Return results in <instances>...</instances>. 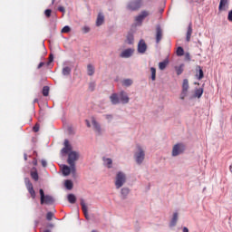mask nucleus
<instances>
[{"label":"nucleus","mask_w":232,"mask_h":232,"mask_svg":"<svg viewBox=\"0 0 232 232\" xmlns=\"http://www.w3.org/2000/svg\"><path fill=\"white\" fill-rule=\"evenodd\" d=\"M82 30L84 34H88L90 32V27L85 25L82 28Z\"/></svg>","instance_id":"nucleus-40"},{"label":"nucleus","mask_w":232,"mask_h":232,"mask_svg":"<svg viewBox=\"0 0 232 232\" xmlns=\"http://www.w3.org/2000/svg\"><path fill=\"white\" fill-rule=\"evenodd\" d=\"M49 94H50V87L49 86H44V88H43L44 97H48Z\"/></svg>","instance_id":"nucleus-29"},{"label":"nucleus","mask_w":232,"mask_h":232,"mask_svg":"<svg viewBox=\"0 0 232 232\" xmlns=\"http://www.w3.org/2000/svg\"><path fill=\"white\" fill-rule=\"evenodd\" d=\"M185 57H186V59H187L188 61H189V53H187L185 54Z\"/></svg>","instance_id":"nucleus-50"},{"label":"nucleus","mask_w":232,"mask_h":232,"mask_svg":"<svg viewBox=\"0 0 232 232\" xmlns=\"http://www.w3.org/2000/svg\"><path fill=\"white\" fill-rule=\"evenodd\" d=\"M183 232H189V229L186 227H183Z\"/></svg>","instance_id":"nucleus-52"},{"label":"nucleus","mask_w":232,"mask_h":232,"mask_svg":"<svg viewBox=\"0 0 232 232\" xmlns=\"http://www.w3.org/2000/svg\"><path fill=\"white\" fill-rule=\"evenodd\" d=\"M63 75H70L72 73V68L66 66L63 68L62 71Z\"/></svg>","instance_id":"nucleus-27"},{"label":"nucleus","mask_w":232,"mask_h":232,"mask_svg":"<svg viewBox=\"0 0 232 232\" xmlns=\"http://www.w3.org/2000/svg\"><path fill=\"white\" fill-rule=\"evenodd\" d=\"M67 198H68V202H70V204H75V202H77V198L73 194H69Z\"/></svg>","instance_id":"nucleus-25"},{"label":"nucleus","mask_w":232,"mask_h":232,"mask_svg":"<svg viewBox=\"0 0 232 232\" xmlns=\"http://www.w3.org/2000/svg\"><path fill=\"white\" fill-rule=\"evenodd\" d=\"M133 52H135V50L131 48L125 49L121 53L120 57H121L122 59H128L133 55Z\"/></svg>","instance_id":"nucleus-12"},{"label":"nucleus","mask_w":232,"mask_h":232,"mask_svg":"<svg viewBox=\"0 0 232 232\" xmlns=\"http://www.w3.org/2000/svg\"><path fill=\"white\" fill-rule=\"evenodd\" d=\"M82 211L87 220H90V215L88 214V206H86V202L84 199H81Z\"/></svg>","instance_id":"nucleus-15"},{"label":"nucleus","mask_w":232,"mask_h":232,"mask_svg":"<svg viewBox=\"0 0 232 232\" xmlns=\"http://www.w3.org/2000/svg\"><path fill=\"white\" fill-rule=\"evenodd\" d=\"M45 16L51 17L52 16V10L51 9H46L44 11Z\"/></svg>","instance_id":"nucleus-39"},{"label":"nucleus","mask_w":232,"mask_h":232,"mask_svg":"<svg viewBox=\"0 0 232 232\" xmlns=\"http://www.w3.org/2000/svg\"><path fill=\"white\" fill-rule=\"evenodd\" d=\"M79 160V152L71 151L69 152L67 162L69 166H71V169L72 173H75V162Z\"/></svg>","instance_id":"nucleus-1"},{"label":"nucleus","mask_w":232,"mask_h":232,"mask_svg":"<svg viewBox=\"0 0 232 232\" xmlns=\"http://www.w3.org/2000/svg\"><path fill=\"white\" fill-rule=\"evenodd\" d=\"M53 3H55V0H53V1H52V5H53Z\"/></svg>","instance_id":"nucleus-57"},{"label":"nucleus","mask_w":232,"mask_h":232,"mask_svg":"<svg viewBox=\"0 0 232 232\" xmlns=\"http://www.w3.org/2000/svg\"><path fill=\"white\" fill-rule=\"evenodd\" d=\"M110 99H111V104H119V102H121V101L119 100V95H117V93H112L110 96Z\"/></svg>","instance_id":"nucleus-19"},{"label":"nucleus","mask_w":232,"mask_h":232,"mask_svg":"<svg viewBox=\"0 0 232 232\" xmlns=\"http://www.w3.org/2000/svg\"><path fill=\"white\" fill-rule=\"evenodd\" d=\"M136 148L138 151L135 152L134 159L137 164H142V162H144V157L146 154L144 153V150H142V147H140V145H137Z\"/></svg>","instance_id":"nucleus-4"},{"label":"nucleus","mask_w":232,"mask_h":232,"mask_svg":"<svg viewBox=\"0 0 232 232\" xmlns=\"http://www.w3.org/2000/svg\"><path fill=\"white\" fill-rule=\"evenodd\" d=\"M120 101L122 104H128V102H130V97H128V94L126 93V92L121 91L120 92Z\"/></svg>","instance_id":"nucleus-16"},{"label":"nucleus","mask_w":232,"mask_h":232,"mask_svg":"<svg viewBox=\"0 0 232 232\" xmlns=\"http://www.w3.org/2000/svg\"><path fill=\"white\" fill-rule=\"evenodd\" d=\"M64 186L66 189H69V190L73 189V182L70 179L65 180Z\"/></svg>","instance_id":"nucleus-26"},{"label":"nucleus","mask_w":232,"mask_h":232,"mask_svg":"<svg viewBox=\"0 0 232 232\" xmlns=\"http://www.w3.org/2000/svg\"><path fill=\"white\" fill-rule=\"evenodd\" d=\"M162 36H163L162 27H160V25H157L156 26V43H157V44H159V43H160V41H162Z\"/></svg>","instance_id":"nucleus-14"},{"label":"nucleus","mask_w":232,"mask_h":232,"mask_svg":"<svg viewBox=\"0 0 232 232\" xmlns=\"http://www.w3.org/2000/svg\"><path fill=\"white\" fill-rule=\"evenodd\" d=\"M42 166L44 167V168H46V166H48V163H46V160H42Z\"/></svg>","instance_id":"nucleus-46"},{"label":"nucleus","mask_w":232,"mask_h":232,"mask_svg":"<svg viewBox=\"0 0 232 232\" xmlns=\"http://www.w3.org/2000/svg\"><path fill=\"white\" fill-rule=\"evenodd\" d=\"M150 73H151V81H155V79H157V69L155 67H151Z\"/></svg>","instance_id":"nucleus-28"},{"label":"nucleus","mask_w":232,"mask_h":232,"mask_svg":"<svg viewBox=\"0 0 232 232\" xmlns=\"http://www.w3.org/2000/svg\"><path fill=\"white\" fill-rule=\"evenodd\" d=\"M63 146L64 148H63L61 150V153L63 155H66L72 152V145L70 144V141L68 140H64Z\"/></svg>","instance_id":"nucleus-10"},{"label":"nucleus","mask_w":232,"mask_h":232,"mask_svg":"<svg viewBox=\"0 0 232 232\" xmlns=\"http://www.w3.org/2000/svg\"><path fill=\"white\" fill-rule=\"evenodd\" d=\"M35 226H39V221H35Z\"/></svg>","instance_id":"nucleus-55"},{"label":"nucleus","mask_w":232,"mask_h":232,"mask_svg":"<svg viewBox=\"0 0 232 232\" xmlns=\"http://www.w3.org/2000/svg\"><path fill=\"white\" fill-rule=\"evenodd\" d=\"M150 15V11L143 10L140 12V14L135 17L136 23H139L140 24H142V21L145 20L146 17Z\"/></svg>","instance_id":"nucleus-9"},{"label":"nucleus","mask_w":232,"mask_h":232,"mask_svg":"<svg viewBox=\"0 0 232 232\" xmlns=\"http://www.w3.org/2000/svg\"><path fill=\"white\" fill-rule=\"evenodd\" d=\"M148 50V45L144 40H140L138 44V52L139 53H146Z\"/></svg>","instance_id":"nucleus-13"},{"label":"nucleus","mask_w":232,"mask_h":232,"mask_svg":"<svg viewBox=\"0 0 232 232\" xmlns=\"http://www.w3.org/2000/svg\"><path fill=\"white\" fill-rule=\"evenodd\" d=\"M92 126L94 128V130L97 131V133H101V125L99 124V122H97L95 118L92 119Z\"/></svg>","instance_id":"nucleus-20"},{"label":"nucleus","mask_w":232,"mask_h":232,"mask_svg":"<svg viewBox=\"0 0 232 232\" xmlns=\"http://www.w3.org/2000/svg\"><path fill=\"white\" fill-rule=\"evenodd\" d=\"M106 119H113V116L111 114H107Z\"/></svg>","instance_id":"nucleus-49"},{"label":"nucleus","mask_w":232,"mask_h":232,"mask_svg":"<svg viewBox=\"0 0 232 232\" xmlns=\"http://www.w3.org/2000/svg\"><path fill=\"white\" fill-rule=\"evenodd\" d=\"M104 23V14L102 13L98 14L97 20H96V26H102Z\"/></svg>","instance_id":"nucleus-18"},{"label":"nucleus","mask_w":232,"mask_h":232,"mask_svg":"<svg viewBox=\"0 0 232 232\" xmlns=\"http://www.w3.org/2000/svg\"><path fill=\"white\" fill-rule=\"evenodd\" d=\"M44 232H52V231H50V230L46 229V230H44Z\"/></svg>","instance_id":"nucleus-56"},{"label":"nucleus","mask_w":232,"mask_h":232,"mask_svg":"<svg viewBox=\"0 0 232 232\" xmlns=\"http://www.w3.org/2000/svg\"><path fill=\"white\" fill-rule=\"evenodd\" d=\"M104 162H105L107 168H111V164H113V160H111V159H110V158L105 159Z\"/></svg>","instance_id":"nucleus-32"},{"label":"nucleus","mask_w":232,"mask_h":232,"mask_svg":"<svg viewBox=\"0 0 232 232\" xmlns=\"http://www.w3.org/2000/svg\"><path fill=\"white\" fill-rule=\"evenodd\" d=\"M72 29L70 28V26L65 25L63 29H62V34H68L70 33Z\"/></svg>","instance_id":"nucleus-36"},{"label":"nucleus","mask_w":232,"mask_h":232,"mask_svg":"<svg viewBox=\"0 0 232 232\" xmlns=\"http://www.w3.org/2000/svg\"><path fill=\"white\" fill-rule=\"evenodd\" d=\"M227 19L230 23H232V10L228 12Z\"/></svg>","instance_id":"nucleus-43"},{"label":"nucleus","mask_w":232,"mask_h":232,"mask_svg":"<svg viewBox=\"0 0 232 232\" xmlns=\"http://www.w3.org/2000/svg\"><path fill=\"white\" fill-rule=\"evenodd\" d=\"M34 102H37V100H34Z\"/></svg>","instance_id":"nucleus-58"},{"label":"nucleus","mask_w":232,"mask_h":232,"mask_svg":"<svg viewBox=\"0 0 232 232\" xmlns=\"http://www.w3.org/2000/svg\"><path fill=\"white\" fill-rule=\"evenodd\" d=\"M26 189L28 190L29 194L31 195L32 198H35V190L34 189V185L30 179L26 178L24 179Z\"/></svg>","instance_id":"nucleus-8"},{"label":"nucleus","mask_w":232,"mask_h":232,"mask_svg":"<svg viewBox=\"0 0 232 232\" xmlns=\"http://www.w3.org/2000/svg\"><path fill=\"white\" fill-rule=\"evenodd\" d=\"M176 53L179 57H182V55H184V49L182 47H178Z\"/></svg>","instance_id":"nucleus-34"},{"label":"nucleus","mask_w":232,"mask_h":232,"mask_svg":"<svg viewBox=\"0 0 232 232\" xmlns=\"http://www.w3.org/2000/svg\"><path fill=\"white\" fill-rule=\"evenodd\" d=\"M58 10H59V12H62L63 14H64L66 12V9L64 8V6H59Z\"/></svg>","instance_id":"nucleus-44"},{"label":"nucleus","mask_w":232,"mask_h":232,"mask_svg":"<svg viewBox=\"0 0 232 232\" xmlns=\"http://www.w3.org/2000/svg\"><path fill=\"white\" fill-rule=\"evenodd\" d=\"M24 160H28V157L24 154Z\"/></svg>","instance_id":"nucleus-54"},{"label":"nucleus","mask_w":232,"mask_h":232,"mask_svg":"<svg viewBox=\"0 0 232 232\" xmlns=\"http://www.w3.org/2000/svg\"><path fill=\"white\" fill-rule=\"evenodd\" d=\"M40 204H53L54 199L53 197L50 195H44V190L43 188H40Z\"/></svg>","instance_id":"nucleus-3"},{"label":"nucleus","mask_w":232,"mask_h":232,"mask_svg":"<svg viewBox=\"0 0 232 232\" xmlns=\"http://www.w3.org/2000/svg\"><path fill=\"white\" fill-rule=\"evenodd\" d=\"M31 177H32V179H34L35 180V182H37V180H39V174L37 173V171H32Z\"/></svg>","instance_id":"nucleus-31"},{"label":"nucleus","mask_w":232,"mask_h":232,"mask_svg":"<svg viewBox=\"0 0 232 232\" xmlns=\"http://www.w3.org/2000/svg\"><path fill=\"white\" fill-rule=\"evenodd\" d=\"M186 150V146L182 143H177L172 148V157H179L180 153H184V150Z\"/></svg>","instance_id":"nucleus-6"},{"label":"nucleus","mask_w":232,"mask_h":232,"mask_svg":"<svg viewBox=\"0 0 232 232\" xmlns=\"http://www.w3.org/2000/svg\"><path fill=\"white\" fill-rule=\"evenodd\" d=\"M176 72H177V75H181V73L184 72L182 65L176 67Z\"/></svg>","instance_id":"nucleus-37"},{"label":"nucleus","mask_w":232,"mask_h":232,"mask_svg":"<svg viewBox=\"0 0 232 232\" xmlns=\"http://www.w3.org/2000/svg\"><path fill=\"white\" fill-rule=\"evenodd\" d=\"M33 164H34V166H37V160H34L33 161Z\"/></svg>","instance_id":"nucleus-53"},{"label":"nucleus","mask_w":232,"mask_h":232,"mask_svg":"<svg viewBox=\"0 0 232 232\" xmlns=\"http://www.w3.org/2000/svg\"><path fill=\"white\" fill-rule=\"evenodd\" d=\"M193 34V27L192 24H189L188 27V31H187V41L189 43L190 39H191V35Z\"/></svg>","instance_id":"nucleus-21"},{"label":"nucleus","mask_w":232,"mask_h":232,"mask_svg":"<svg viewBox=\"0 0 232 232\" xmlns=\"http://www.w3.org/2000/svg\"><path fill=\"white\" fill-rule=\"evenodd\" d=\"M121 193L123 195H128L130 193V189H128V188H121Z\"/></svg>","instance_id":"nucleus-41"},{"label":"nucleus","mask_w":232,"mask_h":232,"mask_svg":"<svg viewBox=\"0 0 232 232\" xmlns=\"http://www.w3.org/2000/svg\"><path fill=\"white\" fill-rule=\"evenodd\" d=\"M123 86H131L133 84V81L130 79H126L122 82Z\"/></svg>","instance_id":"nucleus-35"},{"label":"nucleus","mask_w":232,"mask_h":232,"mask_svg":"<svg viewBox=\"0 0 232 232\" xmlns=\"http://www.w3.org/2000/svg\"><path fill=\"white\" fill-rule=\"evenodd\" d=\"M43 66H44V62H41V63L38 64V70H40V68H42Z\"/></svg>","instance_id":"nucleus-47"},{"label":"nucleus","mask_w":232,"mask_h":232,"mask_svg":"<svg viewBox=\"0 0 232 232\" xmlns=\"http://www.w3.org/2000/svg\"><path fill=\"white\" fill-rule=\"evenodd\" d=\"M188 90H189V82L188 79H184L182 83V92L180 93V99L182 101L188 97Z\"/></svg>","instance_id":"nucleus-7"},{"label":"nucleus","mask_w":232,"mask_h":232,"mask_svg":"<svg viewBox=\"0 0 232 232\" xmlns=\"http://www.w3.org/2000/svg\"><path fill=\"white\" fill-rule=\"evenodd\" d=\"M62 172H63V175H64V177H68L70 173H74L72 171V166L68 167L67 165L63 166Z\"/></svg>","instance_id":"nucleus-17"},{"label":"nucleus","mask_w":232,"mask_h":232,"mask_svg":"<svg viewBox=\"0 0 232 232\" xmlns=\"http://www.w3.org/2000/svg\"><path fill=\"white\" fill-rule=\"evenodd\" d=\"M144 5V0H132L127 4V10H130V12H137V10H140Z\"/></svg>","instance_id":"nucleus-2"},{"label":"nucleus","mask_w":232,"mask_h":232,"mask_svg":"<svg viewBox=\"0 0 232 232\" xmlns=\"http://www.w3.org/2000/svg\"><path fill=\"white\" fill-rule=\"evenodd\" d=\"M229 9V0H220L218 10L219 12H226Z\"/></svg>","instance_id":"nucleus-11"},{"label":"nucleus","mask_w":232,"mask_h":232,"mask_svg":"<svg viewBox=\"0 0 232 232\" xmlns=\"http://www.w3.org/2000/svg\"><path fill=\"white\" fill-rule=\"evenodd\" d=\"M87 73L88 75L92 76L93 73H95V68L92 64L87 65Z\"/></svg>","instance_id":"nucleus-24"},{"label":"nucleus","mask_w":232,"mask_h":232,"mask_svg":"<svg viewBox=\"0 0 232 232\" xmlns=\"http://www.w3.org/2000/svg\"><path fill=\"white\" fill-rule=\"evenodd\" d=\"M126 184V174L123 172H118L116 175V181L115 186L117 189H120V188H122Z\"/></svg>","instance_id":"nucleus-5"},{"label":"nucleus","mask_w":232,"mask_h":232,"mask_svg":"<svg viewBox=\"0 0 232 232\" xmlns=\"http://www.w3.org/2000/svg\"><path fill=\"white\" fill-rule=\"evenodd\" d=\"M177 220H179V213L175 212L170 221V227L177 226Z\"/></svg>","instance_id":"nucleus-22"},{"label":"nucleus","mask_w":232,"mask_h":232,"mask_svg":"<svg viewBox=\"0 0 232 232\" xmlns=\"http://www.w3.org/2000/svg\"><path fill=\"white\" fill-rule=\"evenodd\" d=\"M168 64H169V62L168 60H165V61H163V62H160V63H159V68H160V70H166Z\"/></svg>","instance_id":"nucleus-23"},{"label":"nucleus","mask_w":232,"mask_h":232,"mask_svg":"<svg viewBox=\"0 0 232 232\" xmlns=\"http://www.w3.org/2000/svg\"><path fill=\"white\" fill-rule=\"evenodd\" d=\"M202 93H204V91L202 89H197L194 93V97H198V99H200L202 97Z\"/></svg>","instance_id":"nucleus-30"},{"label":"nucleus","mask_w":232,"mask_h":232,"mask_svg":"<svg viewBox=\"0 0 232 232\" xmlns=\"http://www.w3.org/2000/svg\"><path fill=\"white\" fill-rule=\"evenodd\" d=\"M33 130H34V131L35 133H37V131H39V124L36 123V124L34 126Z\"/></svg>","instance_id":"nucleus-42"},{"label":"nucleus","mask_w":232,"mask_h":232,"mask_svg":"<svg viewBox=\"0 0 232 232\" xmlns=\"http://www.w3.org/2000/svg\"><path fill=\"white\" fill-rule=\"evenodd\" d=\"M133 41H134L133 34H128L127 35V43H128V44H133Z\"/></svg>","instance_id":"nucleus-33"},{"label":"nucleus","mask_w":232,"mask_h":232,"mask_svg":"<svg viewBox=\"0 0 232 232\" xmlns=\"http://www.w3.org/2000/svg\"><path fill=\"white\" fill-rule=\"evenodd\" d=\"M86 124H87V127H88V128H91V127H92V125L90 124V121H89L88 120H86Z\"/></svg>","instance_id":"nucleus-51"},{"label":"nucleus","mask_w":232,"mask_h":232,"mask_svg":"<svg viewBox=\"0 0 232 232\" xmlns=\"http://www.w3.org/2000/svg\"><path fill=\"white\" fill-rule=\"evenodd\" d=\"M202 77H204V72L202 71V69H199V77H198V79H202Z\"/></svg>","instance_id":"nucleus-45"},{"label":"nucleus","mask_w":232,"mask_h":232,"mask_svg":"<svg viewBox=\"0 0 232 232\" xmlns=\"http://www.w3.org/2000/svg\"><path fill=\"white\" fill-rule=\"evenodd\" d=\"M53 218V212H47L46 214V219L52 220Z\"/></svg>","instance_id":"nucleus-38"},{"label":"nucleus","mask_w":232,"mask_h":232,"mask_svg":"<svg viewBox=\"0 0 232 232\" xmlns=\"http://www.w3.org/2000/svg\"><path fill=\"white\" fill-rule=\"evenodd\" d=\"M53 61V55L50 54L49 56V63H52Z\"/></svg>","instance_id":"nucleus-48"}]
</instances>
